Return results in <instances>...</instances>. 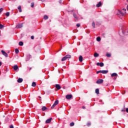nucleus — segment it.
Segmentation results:
<instances>
[{"instance_id": "25", "label": "nucleus", "mask_w": 128, "mask_h": 128, "mask_svg": "<svg viewBox=\"0 0 128 128\" xmlns=\"http://www.w3.org/2000/svg\"><path fill=\"white\" fill-rule=\"evenodd\" d=\"M44 20H46L48 18V16H46V15H45V16H44Z\"/></svg>"}, {"instance_id": "4", "label": "nucleus", "mask_w": 128, "mask_h": 128, "mask_svg": "<svg viewBox=\"0 0 128 128\" xmlns=\"http://www.w3.org/2000/svg\"><path fill=\"white\" fill-rule=\"evenodd\" d=\"M104 82V80L102 79H98L96 82V84H102Z\"/></svg>"}, {"instance_id": "23", "label": "nucleus", "mask_w": 128, "mask_h": 128, "mask_svg": "<svg viewBox=\"0 0 128 128\" xmlns=\"http://www.w3.org/2000/svg\"><path fill=\"white\" fill-rule=\"evenodd\" d=\"M18 44H19V46H24V42H19Z\"/></svg>"}, {"instance_id": "17", "label": "nucleus", "mask_w": 128, "mask_h": 128, "mask_svg": "<svg viewBox=\"0 0 128 128\" xmlns=\"http://www.w3.org/2000/svg\"><path fill=\"white\" fill-rule=\"evenodd\" d=\"M18 10L19 12H22V6H19L18 7Z\"/></svg>"}, {"instance_id": "50", "label": "nucleus", "mask_w": 128, "mask_h": 128, "mask_svg": "<svg viewBox=\"0 0 128 128\" xmlns=\"http://www.w3.org/2000/svg\"><path fill=\"white\" fill-rule=\"evenodd\" d=\"M122 32H123V34H124V31H122Z\"/></svg>"}, {"instance_id": "9", "label": "nucleus", "mask_w": 128, "mask_h": 128, "mask_svg": "<svg viewBox=\"0 0 128 128\" xmlns=\"http://www.w3.org/2000/svg\"><path fill=\"white\" fill-rule=\"evenodd\" d=\"M22 24H19L16 26V28H22Z\"/></svg>"}, {"instance_id": "26", "label": "nucleus", "mask_w": 128, "mask_h": 128, "mask_svg": "<svg viewBox=\"0 0 128 128\" xmlns=\"http://www.w3.org/2000/svg\"><path fill=\"white\" fill-rule=\"evenodd\" d=\"M100 36H98V37H97L96 38V40H97V42H100Z\"/></svg>"}, {"instance_id": "49", "label": "nucleus", "mask_w": 128, "mask_h": 128, "mask_svg": "<svg viewBox=\"0 0 128 128\" xmlns=\"http://www.w3.org/2000/svg\"><path fill=\"white\" fill-rule=\"evenodd\" d=\"M4 19L6 20V18H4Z\"/></svg>"}, {"instance_id": "39", "label": "nucleus", "mask_w": 128, "mask_h": 128, "mask_svg": "<svg viewBox=\"0 0 128 128\" xmlns=\"http://www.w3.org/2000/svg\"><path fill=\"white\" fill-rule=\"evenodd\" d=\"M10 128H14V126H13V125H10Z\"/></svg>"}, {"instance_id": "35", "label": "nucleus", "mask_w": 128, "mask_h": 128, "mask_svg": "<svg viewBox=\"0 0 128 128\" xmlns=\"http://www.w3.org/2000/svg\"><path fill=\"white\" fill-rule=\"evenodd\" d=\"M2 10H4V8H0V14H1V12H2Z\"/></svg>"}, {"instance_id": "47", "label": "nucleus", "mask_w": 128, "mask_h": 128, "mask_svg": "<svg viewBox=\"0 0 128 128\" xmlns=\"http://www.w3.org/2000/svg\"><path fill=\"white\" fill-rule=\"evenodd\" d=\"M63 88H66V87H63Z\"/></svg>"}, {"instance_id": "13", "label": "nucleus", "mask_w": 128, "mask_h": 128, "mask_svg": "<svg viewBox=\"0 0 128 128\" xmlns=\"http://www.w3.org/2000/svg\"><path fill=\"white\" fill-rule=\"evenodd\" d=\"M13 68L14 70H18V65H14L13 66Z\"/></svg>"}, {"instance_id": "19", "label": "nucleus", "mask_w": 128, "mask_h": 128, "mask_svg": "<svg viewBox=\"0 0 128 128\" xmlns=\"http://www.w3.org/2000/svg\"><path fill=\"white\" fill-rule=\"evenodd\" d=\"M102 6V2H99L96 6V8H100Z\"/></svg>"}, {"instance_id": "34", "label": "nucleus", "mask_w": 128, "mask_h": 128, "mask_svg": "<svg viewBox=\"0 0 128 128\" xmlns=\"http://www.w3.org/2000/svg\"><path fill=\"white\" fill-rule=\"evenodd\" d=\"M80 24H76V27L77 28H80Z\"/></svg>"}, {"instance_id": "38", "label": "nucleus", "mask_w": 128, "mask_h": 128, "mask_svg": "<svg viewBox=\"0 0 128 128\" xmlns=\"http://www.w3.org/2000/svg\"><path fill=\"white\" fill-rule=\"evenodd\" d=\"M100 72L102 74V70H99L96 72V74H100Z\"/></svg>"}, {"instance_id": "6", "label": "nucleus", "mask_w": 128, "mask_h": 128, "mask_svg": "<svg viewBox=\"0 0 128 128\" xmlns=\"http://www.w3.org/2000/svg\"><path fill=\"white\" fill-rule=\"evenodd\" d=\"M1 52L2 54L4 56H6V58H8V53L6 52L4 50H2Z\"/></svg>"}, {"instance_id": "40", "label": "nucleus", "mask_w": 128, "mask_h": 128, "mask_svg": "<svg viewBox=\"0 0 128 128\" xmlns=\"http://www.w3.org/2000/svg\"><path fill=\"white\" fill-rule=\"evenodd\" d=\"M82 108H83L84 110H85V108H86V106H82Z\"/></svg>"}, {"instance_id": "14", "label": "nucleus", "mask_w": 128, "mask_h": 128, "mask_svg": "<svg viewBox=\"0 0 128 128\" xmlns=\"http://www.w3.org/2000/svg\"><path fill=\"white\" fill-rule=\"evenodd\" d=\"M30 54H26V60H28L30 58Z\"/></svg>"}, {"instance_id": "24", "label": "nucleus", "mask_w": 128, "mask_h": 128, "mask_svg": "<svg viewBox=\"0 0 128 128\" xmlns=\"http://www.w3.org/2000/svg\"><path fill=\"white\" fill-rule=\"evenodd\" d=\"M94 58H98V54L97 52H95L94 54Z\"/></svg>"}, {"instance_id": "10", "label": "nucleus", "mask_w": 128, "mask_h": 128, "mask_svg": "<svg viewBox=\"0 0 128 128\" xmlns=\"http://www.w3.org/2000/svg\"><path fill=\"white\" fill-rule=\"evenodd\" d=\"M96 66H101V68H102V67L104 66V64L103 62H100V63L97 62L96 63Z\"/></svg>"}, {"instance_id": "12", "label": "nucleus", "mask_w": 128, "mask_h": 128, "mask_svg": "<svg viewBox=\"0 0 128 128\" xmlns=\"http://www.w3.org/2000/svg\"><path fill=\"white\" fill-rule=\"evenodd\" d=\"M56 88H57V90H60V88H62V87H60V84H56L55 86Z\"/></svg>"}, {"instance_id": "8", "label": "nucleus", "mask_w": 128, "mask_h": 128, "mask_svg": "<svg viewBox=\"0 0 128 128\" xmlns=\"http://www.w3.org/2000/svg\"><path fill=\"white\" fill-rule=\"evenodd\" d=\"M52 120V118H50L49 119H48L45 122L46 124H50Z\"/></svg>"}, {"instance_id": "48", "label": "nucleus", "mask_w": 128, "mask_h": 128, "mask_svg": "<svg viewBox=\"0 0 128 128\" xmlns=\"http://www.w3.org/2000/svg\"><path fill=\"white\" fill-rule=\"evenodd\" d=\"M38 98H40V96H39Z\"/></svg>"}, {"instance_id": "36", "label": "nucleus", "mask_w": 128, "mask_h": 128, "mask_svg": "<svg viewBox=\"0 0 128 128\" xmlns=\"http://www.w3.org/2000/svg\"><path fill=\"white\" fill-rule=\"evenodd\" d=\"M34 36H31V40H34Z\"/></svg>"}, {"instance_id": "43", "label": "nucleus", "mask_w": 128, "mask_h": 128, "mask_svg": "<svg viewBox=\"0 0 128 128\" xmlns=\"http://www.w3.org/2000/svg\"><path fill=\"white\" fill-rule=\"evenodd\" d=\"M2 66V62H0V66Z\"/></svg>"}, {"instance_id": "44", "label": "nucleus", "mask_w": 128, "mask_h": 128, "mask_svg": "<svg viewBox=\"0 0 128 128\" xmlns=\"http://www.w3.org/2000/svg\"><path fill=\"white\" fill-rule=\"evenodd\" d=\"M122 112H124V110H122Z\"/></svg>"}, {"instance_id": "15", "label": "nucleus", "mask_w": 128, "mask_h": 128, "mask_svg": "<svg viewBox=\"0 0 128 128\" xmlns=\"http://www.w3.org/2000/svg\"><path fill=\"white\" fill-rule=\"evenodd\" d=\"M23 80H24L22 78H18L17 82L18 83H20V82H22Z\"/></svg>"}, {"instance_id": "33", "label": "nucleus", "mask_w": 128, "mask_h": 128, "mask_svg": "<svg viewBox=\"0 0 128 128\" xmlns=\"http://www.w3.org/2000/svg\"><path fill=\"white\" fill-rule=\"evenodd\" d=\"M34 2L31 3V7L32 8H34Z\"/></svg>"}, {"instance_id": "29", "label": "nucleus", "mask_w": 128, "mask_h": 128, "mask_svg": "<svg viewBox=\"0 0 128 128\" xmlns=\"http://www.w3.org/2000/svg\"><path fill=\"white\" fill-rule=\"evenodd\" d=\"M74 126V122H72L70 124V126Z\"/></svg>"}, {"instance_id": "21", "label": "nucleus", "mask_w": 128, "mask_h": 128, "mask_svg": "<svg viewBox=\"0 0 128 128\" xmlns=\"http://www.w3.org/2000/svg\"><path fill=\"white\" fill-rule=\"evenodd\" d=\"M111 76H118V74L116 73H112L111 75Z\"/></svg>"}, {"instance_id": "11", "label": "nucleus", "mask_w": 128, "mask_h": 128, "mask_svg": "<svg viewBox=\"0 0 128 128\" xmlns=\"http://www.w3.org/2000/svg\"><path fill=\"white\" fill-rule=\"evenodd\" d=\"M108 72V70H101V74H106Z\"/></svg>"}, {"instance_id": "27", "label": "nucleus", "mask_w": 128, "mask_h": 128, "mask_svg": "<svg viewBox=\"0 0 128 128\" xmlns=\"http://www.w3.org/2000/svg\"><path fill=\"white\" fill-rule=\"evenodd\" d=\"M92 26L94 28H96V24H94V22H92Z\"/></svg>"}, {"instance_id": "2", "label": "nucleus", "mask_w": 128, "mask_h": 128, "mask_svg": "<svg viewBox=\"0 0 128 128\" xmlns=\"http://www.w3.org/2000/svg\"><path fill=\"white\" fill-rule=\"evenodd\" d=\"M126 10L123 8L122 10H118V12L119 14H121V16H124L125 14H126Z\"/></svg>"}, {"instance_id": "16", "label": "nucleus", "mask_w": 128, "mask_h": 128, "mask_svg": "<svg viewBox=\"0 0 128 128\" xmlns=\"http://www.w3.org/2000/svg\"><path fill=\"white\" fill-rule=\"evenodd\" d=\"M42 112H46V110H48V108L46 107V106H44L42 107Z\"/></svg>"}, {"instance_id": "1", "label": "nucleus", "mask_w": 128, "mask_h": 128, "mask_svg": "<svg viewBox=\"0 0 128 128\" xmlns=\"http://www.w3.org/2000/svg\"><path fill=\"white\" fill-rule=\"evenodd\" d=\"M68 58H72V56L70 54L66 55V56H64L62 58L61 60L62 62H64V60H66Z\"/></svg>"}, {"instance_id": "28", "label": "nucleus", "mask_w": 128, "mask_h": 128, "mask_svg": "<svg viewBox=\"0 0 128 128\" xmlns=\"http://www.w3.org/2000/svg\"><path fill=\"white\" fill-rule=\"evenodd\" d=\"M4 25L0 24V30H2L4 28Z\"/></svg>"}, {"instance_id": "5", "label": "nucleus", "mask_w": 128, "mask_h": 128, "mask_svg": "<svg viewBox=\"0 0 128 128\" xmlns=\"http://www.w3.org/2000/svg\"><path fill=\"white\" fill-rule=\"evenodd\" d=\"M73 16L75 18V22H78V17L76 14L75 12H73Z\"/></svg>"}, {"instance_id": "20", "label": "nucleus", "mask_w": 128, "mask_h": 128, "mask_svg": "<svg viewBox=\"0 0 128 128\" xmlns=\"http://www.w3.org/2000/svg\"><path fill=\"white\" fill-rule=\"evenodd\" d=\"M79 62H82V56H79Z\"/></svg>"}, {"instance_id": "3", "label": "nucleus", "mask_w": 128, "mask_h": 128, "mask_svg": "<svg viewBox=\"0 0 128 128\" xmlns=\"http://www.w3.org/2000/svg\"><path fill=\"white\" fill-rule=\"evenodd\" d=\"M57 104H58V100H56L55 101L54 104L51 107L52 110L54 108V107L56 106H57Z\"/></svg>"}, {"instance_id": "46", "label": "nucleus", "mask_w": 128, "mask_h": 128, "mask_svg": "<svg viewBox=\"0 0 128 128\" xmlns=\"http://www.w3.org/2000/svg\"><path fill=\"white\" fill-rule=\"evenodd\" d=\"M32 70V68H30V70Z\"/></svg>"}, {"instance_id": "7", "label": "nucleus", "mask_w": 128, "mask_h": 128, "mask_svg": "<svg viewBox=\"0 0 128 128\" xmlns=\"http://www.w3.org/2000/svg\"><path fill=\"white\" fill-rule=\"evenodd\" d=\"M72 98V94H67L66 96V100H70Z\"/></svg>"}, {"instance_id": "31", "label": "nucleus", "mask_w": 128, "mask_h": 128, "mask_svg": "<svg viewBox=\"0 0 128 128\" xmlns=\"http://www.w3.org/2000/svg\"><path fill=\"white\" fill-rule=\"evenodd\" d=\"M15 52H16V54H18V52H19V50H18V48H16V50H15Z\"/></svg>"}, {"instance_id": "22", "label": "nucleus", "mask_w": 128, "mask_h": 128, "mask_svg": "<svg viewBox=\"0 0 128 128\" xmlns=\"http://www.w3.org/2000/svg\"><path fill=\"white\" fill-rule=\"evenodd\" d=\"M32 86H33L34 88H35V86H36V82H33L32 84Z\"/></svg>"}, {"instance_id": "41", "label": "nucleus", "mask_w": 128, "mask_h": 128, "mask_svg": "<svg viewBox=\"0 0 128 128\" xmlns=\"http://www.w3.org/2000/svg\"><path fill=\"white\" fill-rule=\"evenodd\" d=\"M126 112H128V108H126Z\"/></svg>"}, {"instance_id": "18", "label": "nucleus", "mask_w": 128, "mask_h": 128, "mask_svg": "<svg viewBox=\"0 0 128 128\" xmlns=\"http://www.w3.org/2000/svg\"><path fill=\"white\" fill-rule=\"evenodd\" d=\"M95 92L96 94H100V90H98V88L96 89Z\"/></svg>"}, {"instance_id": "32", "label": "nucleus", "mask_w": 128, "mask_h": 128, "mask_svg": "<svg viewBox=\"0 0 128 128\" xmlns=\"http://www.w3.org/2000/svg\"><path fill=\"white\" fill-rule=\"evenodd\" d=\"M106 56L108 58H110V56H112V55H110V54H107Z\"/></svg>"}, {"instance_id": "42", "label": "nucleus", "mask_w": 128, "mask_h": 128, "mask_svg": "<svg viewBox=\"0 0 128 128\" xmlns=\"http://www.w3.org/2000/svg\"><path fill=\"white\" fill-rule=\"evenodd\" d=\"M126 8H127V10H128V4L127 5Z\"/></svg>"}, {"instance_id": "30", "label": "nucleus", "mask_w": 128, "mask_h": 128, "mask_svg": "<svg viewBox=\"0 0 128 128\" xmlns=\"http://www.w3.org/2000/svg\"><path fill=\"white\" fill-rule=\"evenodd\" d=\"M6 16H10V12H6Z\"/></svg>"}, {"instance_id": "37", "label": "nucleus", "mask_w": 128, "mask_h": 128, "mask_svg": "<svg viewBox=\"0 0 128 128\" xmlns=\"http://www.w3.org/2000/svg\"><path fill=\"white\" fill-rule=\"evenodd\" d=\"M90 124H91L90 122H88L87 124L88 126H90Z\"/></svg>"}, {"instance_id": "45", "label": "nucleus", "mask_w": 128, "mask_h": 128, "mask_svg": "<svg viewBox=\"0 0 128 128\" xmlns=\"http://www.w3.org/2000/svg\"><path fill=\"white\" fill-rule=\"evenodd\" d=\"M42 2H44L45 0H41Z\"/></svg>"}]
</instances>
